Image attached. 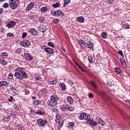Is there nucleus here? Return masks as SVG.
<instances>
[{
    "mask_svg": "<svg viewBox=\"0 0 130 130\" xmlns=\"http://www.w3.org/2000/svg\"><path fill=\"white\" fill-rule=\"evenodd\" d=\"M37 122L40 126H45L47 124V120H44L43 118H40L38 119Z\"/></svg>",
    "mask_w": 130,
    "mask_h": 130,
    "instance_id": "nucleus-6",
    "label": "nucleus"
},
{
    "mask_svg": "<svg viewBox=\"0 0 130 130\" xmlns=\"http://www.w3.org/2000/svg\"><path fill=\"white\" fill-rule=\"evenodd\" d=\"M37 113L39 115H45V111L43 109H41L40 110H37Z\"/></svg>",
    "mask_w": 130,
    "mask_h": 130,
    "instance_id": "nucleus-16",
    "label": "nucleus"
},
{
    "mask_svg": "<svg viewBox=\"0 0 130 130\" xmlns=\"http://www.w3.org/2000/svg\"><path fill=\"white\" fill-rule=\"evenodd\" d=\"M49 84L50 85H55V84H56V80H53V81H49Z\"/></svg>",
    "mask_w": 130,
    "mask_h": 130,
    "instance_id": "nucleus-39",
    "label": "nucleus"
},
{
    "mask_svg": "<svg viewBox=\"0 0 130 130\" xmlns=\"http://www.w3.org/2000/svg\"><path fill=\"white\" fill-rule=\"evenodd\" d=\"M107 99H108V100H111V98L108 96H107Z\"/></svg>",
    "mask_w": 130,
    "mask_h": 130,
    "instance_id": "nucleus-63",
    "label": "nucleus"
},
{
    "mask_svg": "<svg viewBox=\"0 0 130 130\" xmlns=\"http://www.w3.org/2000/svg\"><path fill=\"white\" fill-rule=\"evenodd\" d=\"M39 21L40 23H44L45 22V18L43 17H40L39 18Z\"/></svg>",
    "mask_w": 130,
    "mask_h": 130,
    "instance_id": "nucleus-29",
    "label": "nucleus"
},
{
    "mask_svg": "<svg viewBox=\"0 0 130 130\" xmlns=\"http://www.w3.org/2000/svg\"><path fill=\"white\" fill-rule=\"evenodd\" d=\"M1 63H2V64H3L4 66H6L7 64V61L4 60V59H3L2 60H1L0 61Z\"/></svg>",
    "mask_w": 130,
    "mask_h": 130,
    "instance_id": "nucleus-43",
    "label": "nucleus"
},
{
    "mask_svg": "<svg viewBox=\"0 0 130 130\" xmlns=\"http://www.w3.org/2000/svg\"><path fill=\"white\" fill-rule=\"evenodd\" d=\"M122 67L123 68V69H126L127 68V66L126 65V63L125 62H123V63H121Z\"/></svg>",
    "mask_w": 130,
    "mask_h": 130,
    "instance_id": "nucleus-36",
    "label": "nucleus"
},
{
    "mask_svg": "<svg viewBox=\"0 0 130 130\" xmlns=\"http://www.w3.org/2000/svg\"><path fill=\"white\" fill-rule=\"evenodd\" d=\"M15 73H14V76L16 77L17 79L19 80H23L24 79H27L28 78V75L23 71L21 68H18L15 70Z\"/></svg>",
    "mask_w": 130,
    "mask_h": 130,
    "instance_id": "nucleus-1",
    "label": "nucleus"
},
{
    "mask_svg": "<svg viewBox=\"0 0 130 130\" xmlns=\"http://www.w3.org/2000/svg\"><path fill=\"white\" fill-rule=\"evenodd\" d=\"M67 102H68V103H69V104H73V103H74V99H73V98H72V96H67Z\"/></svg>",
    "mask_w": 130,
    "mask_h": 130,
    "instance_id": "nucleus-18",
    "label": "nucleus"
},
{
    "mask_svg": "<svg viewBox=\"0 0 130 130\" xmlns=\"http://www.w3.org/2000/svg\"><path fill=\"white\" fill-rule=\"evenodd\" d=\"M2 56H6V57H8L9 56V54L7 52H3L2 53Z\"/></svg>",
    "mask_w": 130,
    "mask_h": 130,
    "instance_id": "nucleus-45",
    "label": "nucleus"
},
{
    "mask_svg": "<svg viewBox=\"0 0 130 130\" xmlns=\"http://www.w3.org/2000/svg\"><path fill=\"white\" fill-rule=\"evenodd\" d=\"M120 61L121 63H122L123 62H125V60H124V59L123 58H120Z\"/></svg>",
    "mask_w": 130,
    "mask_h": 130,
    "instance_id": "nucleus-54",
    "label": "nucleus"
},
{
    "mask_svg": "<svg viewBox=\"0 0 130 130\" xmlns=\"http://www.w3.org/2000/svg\"><path fill=\"white\" fill-rule=\"evenodd\" d=\"M16 22H14L13 20L10 21V22L7 24L8 28H14Z\"/></svg>",
    "mask_w": 130,
    "mask_h": 130,
    "instance_id": "nucleus-12",
    "label": "nucleus"
},
{
    "mask_svg": "<svg viewBox=\"0 0 130 130\" xmlns=\"http://www.w3.org/2000/svg\"><path fill=\"white\" fill-rule=\"evenodd\" d=\"M52 7H53V8H58L59 7V4L56 3L55 4H52Z\"/></svg>",
    "mask_w": 130,
    "mask_h": 130,
    "instance_id": "nucleus-42",
    "label": "nucleus"
},
{
    "mask_svg": "<svg viewBox=\"0 0 130 130\" xmlns=\"http://www.w3.org/2000/svg\"><path fill=\"white\" fill-rule=\"evenodd\" d=\"M95 121L96 122L97 125L98 124H101L103 126L105 124V122H104V121H103V120L100 117L96 118L95 119Z\"/></svg>",
    "mask_w": 130,
    "mask_h": 130,
    "instance_id": "nucleus-10",
    "label": "nucleus"
},
{
    "mask_svg": "<svg viewBox=\"0 0 130 130\" xmlns=\"http://www.w3.org/2000/svg\"><path fill=\"white\" fill-rule=\"evenodd\" d=\"M40 32H42V33H44L47 30V28L45 25H43L42 26H40L39 28Z\"/></svg>",
    "mask_w": 130,
    "mask_h": 130,
    "instance_id": "nucleus-20",
    "label": "nucleus"
},
{
    "mask_svg": "<svg viewBox=\"0 0 130 130\" xmlns=\"http://www.w3.org/2000/svg\"><path fill=\"white\" fill-rule=\"evenodd\" d=\"M123 27L124 29H129L130 28L129 24L128 23L124 24Z\"/></svg>",
    "mask_w": 130,
    "mask_h": 130,
    "instance_id": "nucleus-30",
    "label": "nucleus"
},
{
    "mask_svg": "<svg viewBox=\"0 0 130 130\" xmlns=\"http://www.w3.org/2000/svg\"><path fill=\"white\" fill-rule=\"evenodd\" d=\"M46 11H47V7H42L41 9V13H44V12H46Z\"/></svg>",
    "mask_w": 130,
    "mask_h": 130,
    "instance_id": "nucleus-33",
    "label": "nucleus"
},
{
    "mask_svg": "<svg viewBox=\"0 0 130 130\" xmlns=\"http://www.w3.org/2000/svg\"><path fill=\"white\" fill-rule=\"evenodd\" d=\"M118 54H120V55H121V54H122V51L121 50H119V51H118Z\"/></svg>",
    "mask_w": 130,
    "mask_h": 130,
    "instance_id": "nucleus-61",
    "label": "nucleus"
},
{
    "mask_svg": "<svg viewBox=\"0 0 130 130\" xmlns=\"http://www.w3.org/2000/svg\"><path fill=\"white\" fill-rule=\"evenodd\" d=\"M13 107H14V108H15V109H17L18 108V105H17L15 104H14L13 105Z\"/></svg>",
    "mask_w": 130,
    "mask_h": 130,
    "instance_id": "nucleus-59",
    "label": "nucleus"
},
{
    "mask_svg": "<svg viewBox=\"0 0 130 130\" xmlns=\"http://www.w3.org/2000/svg\"><path fill=\"white\" fill-rule=\"evenodd\" d=\"M74 108L70 107V106H68V111H74Z\"/></svg>",
    "mask_w": 130,
    "mask_h": 130,
    "instance_id": "nucleus-50",
    "label": "nucleus"
},
{
    "mask_svg": "<svg viewBox=\"0 0 130 130\" xmlns=\"http://www.w3.org/2000/svg\"><path fill=\"white\" fill-rule=\"evenodd\" d=\"M74 125H75V123L73 122H70L68 123V127L69 128H73V127H74Z\"/></svg>",
    "mask_w": 130,
    "mask_h": 130,
    "instance_id": "nucleus-25",
    "label": "nucleus"
},
{
    "mask_svg": "<svg viewBox=\"0 0 130 130\" xmlns=\"http://www.w3.org/2000/svg\"><path fill=\"white\" fill-rule=\"evenodd\" d=\"M48 45L49 46H50V47H52V48L54 47V43H53V42H49V43H48Z\"/></svg>",
    "mask_w": 130,
    "mask_h": 130,
    "instance_id": "nucleus-38",
    "label": "nucleus"
},
{
    "mask_svg": "<svg viewBox=\"0 0 130 130\" xmlns=\"http://www.w3.org/2000/svg\"><path fill=\"white\" fill-rule=\"evenodd\" d=\"M21 52H22V49L19 48L16 49V53H21Z\"/></svg>",
    "mask_w": 130,
    "mask_h": 130,
    "instance_id": "nucleus-44",
    "label": "nucleus"
},
{
    "mask_svg": "<svg viewBox=\"0 0 130 130\" xmlns=\"http://www.w3.org/2000/svg\"><path fill=\"white\" fill-rule=\"evenodd\" d=\"M44 50L46 52H47V53H48V54H51L52 53H53V52L54 51L53 49L50 47L45 48Z\"/></svg>",
    "mask_w": 130,
    "mask_h": 130,
    "instance_id": "nucleus-14",
    "label": "nucleus"
},
{
    "mask_svg": "<svg viewBox=\"0 0 130 130\" xmlns=\"http://www.w3.org/2000/svg\"><path fill=\"white\" fill-rule=\"evenodd\" d=\"M86 117H90V116H87L86 113H82L79 116V119L80 120H83V119H85Z\"/></svg>",
    "mask_w": 130,
    "mask_h": 130,
    "instance_id": "nucleus-11",
    "label": "nucleus"
},
{
    "mask_svg": "<svg viewBox=\"0 0 130 130\" xmlns=\"http://www.w3.org/2000/svg\"><path fill=\"white\" fill-rule=\"evenodd\" d=\"M13 99H14V98H13V96H10V98L8 99L9 102H12V101H13Z\"/></svg>",
    "mask_w": 130,
    "mask_h": 130,
    "instance_id": "nucleus-55",
    "label": "nucleus"
},
{
    "mask_svg": "<svg viewBox=\"0 0 130 130\" xmlns=\"http://www.w3.org/2000/svg\"><path fill=\"white\" fill-rule=\"evenodd\" d=\"M51 14L55 17H59V16H60V17H63V16H64V14L62 13V11L59 10L56 11L51 10Z\"/></svg>",
    "mask_w": 130,
    "mask_h": 130,
    "instance_id": "nucleus-4",
    "label": "nucleus"
},
{
    "mask_svg": "<svg viewBox=\"0 0 130 130\" xmlns=\"http://www.w3.org/2000/svg\"><path fill=\"white\" fill-rule=\"evenodd\" d=\"M88 60L90 63H94V61H95V57L91 56H89Z\"/></svg>",
    "mask_w": 130,
    "mask_h": 130,
    "instance_id": "nucleus-22",
    "label": "nucleus"
},
{
    "mask_svg": "<svg viewBox=\"0 0 130 130\" xmlns=\"http://www.w3.org/2000/svg\"><path fill=\"white\" fill-rule=\"evenodd\" d=\"M58 99H59V96H57L56 94L52 95L47 102L48 105L51 107H54V106L57 105V100Z\"/></svg>",
    "mask_w": 130,
    "mask_h": 130,
    "instance_id": "nucleus-2",
    "label": "nucleus"
},
{
    "mask_svg": "<svg viewBox=\"0 0 130 130\" xmlns=\"http://www.w3.org/2000/svg\"><path fill=\"white\" fill-rule=\"evenodd\" d=\"M88 97L89 98L92 99L94 97V95H93V93L90 92L88 93Z\"/></svg>",
    "mask_w": 130,
    "mask_h": 130,
    "instance_id": "nucleus-48",
    "label": "nucleus"
},
{
    "mask_svg": "<svg viewBox=\"0 0 130 130\" xmlns=\"http://www.w3.org/2000/svg\"><path fill=\"white\" fill-rule=\"evenodd\" d=\"M102 37L104 39L107 38V32H103L102 34Z\"/></svg>",
    "mask_w": 130,
    "mask_h": 130,
    "instance_id": "nucleus-31",
    "label": "nucleus"
},
{
    "mask_svg": "<svg viewBox=\"0 0 130 130\" xmlns=\"http://www.w3.org/2000/svg\"><path fill=\"white\" fill-rule=\"evenodd\" d=\"M61 49L63 51H64V52H67V50L63 47H61Z\"/></svg>",
    "mask_w": 130,
    "mask_h": 130,
    "instance_id": "nucleus-60",
    "label": "nucleus"
},
{
    "mask_svg": "<svg viewBox=\"0 0 130 130\" xmlns=\"http://www.w3.org/2000/svg\"><path fill=\"white\" fill-rule=\"evenodd\" d=\"M10 88L11 90H14L15 91L17 90V89H16V85H15V84H11L10 85Z\"/></svg>",
    "mask_w": 130,
    "mask_h": 130,
    "instance_id": "nucleus-28",
    "label": "nucleus"
},
{
    "mask_svg": "<svg viewBox=\"0 0 130 130\" xmlns=\"http://www.w3.org/2000/svg\"><path fill=\"white\" fill-rule=\"evenodd\" d=\"M114 2V0H108V4H109L110 5L112 4Z\"/></svg>",
    "mask_w": 130,
    "mask_h": 130,
    "instance_id": "nucleus-57",
    "label": "nucleus"
},
{
    "mask_svg": "<svg viewBox=\"0 0 130 130\" xmlns=\"http://www.w3.org/2000/svg\"><path fill=\"white\" fill-rule=\"evenodd\" d=\"M85 45H86L87 47L89 49L93 48L94 47V45L91 42H85Z\"/></svg>",
    "mask_w": 130,
    "mask_h": 130,
    "instance_id": "nucleus-17",
    "label": "nucleus"
},
{
    "mask_svg": "<svg viewBox=\"0 0 130 130\" xmlns=\"http://www.w3.org/2000/svg\"><path fill=\"white\" fill-rule=\"evenodd\" d=\"M61 111H69V105L62 107L60 108Z\"/></svg>",
    "mask_w": 130,
    "mask_h": 130,
    "instance_id": "nucleus-23",
    "label": "nucleus"
},
{
    "mask_svg": "<svg viewBox=\"0 0 130 130\" xmlns=\"http://www.w3.org/2000/svg\"><path fill=\"white\" fill-rule=\"evenodd\" d=\"M3 86H4L3 81H0V88H1V87Z\"/></svg>",
    "mask_w": 130,
    "mask_h": 130,
    "instance_id": "nucleus-62",
    "label": "nucleus"
},
{
    "mask_svg": "<svg viewBox=\"0 0 130 130\" xmlns=\"http://www.w3.org/2000/svg\"><path fill=\"white\" fill-rule=\"evenodd\" d=\"M20 0H15L14 2L9 3V7L12 10H16V8H18L19 5H20Z\"/></svg>",
    "mask_w": 130,
    "mask_h": 130,
    "instance_id": "nucleus-3",
    "label": "nucleus"
},
{
    "mask_svg": "<svg viewBox=\"0 0 130 130\" xmlns=\"http://www.w3.org/2000/svg\"><path fill=\"white\" fill-rule=\"evenodd\" d=\"M35 80L36 82H37V83H38V82H40L42 81V78H41V77H40L39 76H37L35 77Z\"/></svg>",
    "mask_w": 130,
    "mask_h": 130,
    "instance_id": "nucleus-27",
    "label": "nucleus"
},
{
    "mask_svg": "<svg viewBox=\"0 0 130 130\" xmlns=\"http://www.w3.org/2000/svg\"><path fill=\"white\" fill-rule=\"evenodd\" d=\"M7 36H9V37H14V34L12 33H8L7 34Z\"/></svg>",
    "mask_w": 130,
    "mask_h": 130,
    "instance_id": "nucleus-51",
    "label": "nucleus"
},
{
    "mask_svg": "<svg viewBox=\"0 0 130 130\" xmlns=\"http://www.w3.org/2000/svg\"><path fill=\"white\" fill-rule=\"evenodd\" d=\"M76 21H77V22H79L80 23H84L85 19L84 18V17L80 16L76 18Z\"/></svg>",
    "mask_w": 130,
    "mask_h": 130,
    "instance_id": "nucleus-21",
    "label": "nucleus"
},
{
    "mask_svg": "<svg viewBox=\"0 0 130 130\" xmlns=\"http://www.w3.org/2000/svg\"><path fill=\"white\" fill-rule=\"evenodd\" d=\"M59 86L62 91H64V90H66V84L64 83H60L59 84Z\"/></svg>",
    "mask_w": 130,
    "mask_h": 130,
    "instance_id": "nucleus-24",
    "label": "nucleus"
},
{
    "mask_svg": "<svg viewBox=\"0 0 130 130\" xmlns=\"http://www.w3.org/2000/svg\"><path fill=\"white\" fill-rule=\"evenodd\" d=\"M86 120L87 121V123H89L91 125H94L95 126H97V122H96V120L94 121V120H92L90 117H86Z\"/></svg>",
    "mask_w": 130,
    "mask_h": 130,
    "instance_id": "nucleus-7",
    "label": "nucleus"
},
{
    "mask_svg": "<svg viewBox=\"0 0 130 130\" xmlns=\"http://www.w3.org/2000/svg\"><path fill=\"white\" fill-rule=\"evenodd\" d=\"M34 6V3H33V2L31 3L26 8V11L27 12H28V11H30V10H31L32 9V8H33Z\"/></svg>",
    "mask_w": 130,
    "mask_h": 130,
    "instance_id": "nucleus-19",
    "label": "nucleus"
},
{
    "mask_svg": "<svg viewBox=\"0 0 130 130\" xmlns=\"http://www.w3.org/2000/svg\"><path fill=\"white\" fill-rule=\"evenodd\" d=\"M59 21L60 20L59 19L55 18L53 20V22L54 23V24H57V23H58Z\"/></svg>",
    "mask_w": 130,
    "mask_h": 130,
    "instance_id": "nucleus-35",
    "label": "nucleus"
},
{
    "mask_svg": "<svg viewBox=\"0 0 130 130\" xmlns=\"http://www.w3.org/2000/svg\"><path fill=\"white\" fill-rule=\"evenodd\" d=\"M90 85L92 86V87H93V88L94 89H97V85H96V84L95 83V82H93V81H90Z\"/></svg>",
    "mask_w": 130,
    "mask_h": 130,
    "instance_id": "nucleus-26",
    "label": "nucleus"
},
{
    "mask_svg": "<svg viewBox=\"0 0 130 130\" xmlns=\"http://www.w3.org/2000/svg\"><path fill=\"white\" fill-rule=\"evenodd\" d=\"M28 32H30V34L32 36H36L37 35V30L35 28H31L28 30Z\"/></svg>",
    "mask_w": 130,
    "mask_h": 130,
    "instance_id": "nucleus-15",
    "label": "nucleus"
},
{
    "mask_svg": "<svg viewBox=\"0 0 130 130\" xmlns=\"http://www.w3.org/2000/svg\"><path fill=\"white\" fill-rule=\"evenodd\" d=\"M55 121L56 122H57L59 125L62 126L63 124V120L61 118V115L57 114L56 115Z\"/></svg>",
    "mask_w": 130,
    "mask_h": 130,
    "instance_id": "nucleus-5",
    "label": "nucleus"
},
{
    "mask_svg": "<svg viewBox=\"0 0 130 130\" xmlns=\"http://www.w3.org/2000/svg\"><path fill=\"white\" fill-rule=\"evenodd\" d=\"M3 11H4V8H1L0 9V15H2V14H3Z\"/></svg>",
    "mask_w": 130,
    "mask_h": 130,
    "instance_id": "nucleus-58",
    "label": "nucleus"
},
{
    "mask_svg": "<svg viewBox=\"0 0 130 130\" xmlns=\"http://www.w3.org/2000/svg\"><path fill=\"white\" fill-rule=\"evenodd\" d=\"M9 6H10L9 3H5L3 5V8H4V9H7V8H9Z\"/></svg>",
    "mask_w": 130,
    "mask_h": 130,
    "instance_id": "nucleus-41",
    "label": "nucleus"
},
{
    "mask_svg": "<svg viewBox=\"0 0 130 130\" xmlns=\"http://www.w3.org/2000/svg\"><path fill=\"white\" fill-rule=\"evenodd\" d=\"M27 36L26 32H23L22 35V38H25Z\"/></svg>",
    "mask_w": 130,
    "mask_h": 130,
    "instance_id": "nucleus-52",
    "label": "nucleus"
},
{
    "mask_svg": "<svg viewBox=\"0 0 130 130\" xmlns=\"http://www.w3.org/2000/svg\"><path fill=\"white\" fill-rule=\"evenodd\" d=\"M18 130H26V129L25 128H24V127H23V126H19L18 128Z\"/></svg>",
    "mask_w": 130,
    "mask_h": 130,
    "instance_id": "nucleus-56",
    "label": "nucleus"
},
{
    "mask_svg": "<svg viewBox=\"0 0 130 130\" xmlns=\"http://www.w3.org/2000/svg\"><path fill=\"white\" fill-rule=\"evenodd\" d=\"M127 103H128L130 105V100H127Z\"/></svg>",
    "mask_w": 130,
    "mask_h": 130,
    "instance_id": "nucleus-64",
    "label": "nucleus"
},
{
    "mask_svg": "<svg viewBox=\"0 0 130 130\" xmlns=\"http://www.w3.org/2000/svg\"><path fill=\"white\" fill-rule=\"evenodd\" d=\"M64 3L63 7H66V5H69V3H71V0H64Z\"/></svg>",
    "mask_w": 130,
    "mask_h": 130,
    "instance_id": "nucleus-34",
    "label": "nucleus"
},
{
    "mask_svg": "<svg viewBox=\"0 0 130 130\" xmlns=\"http://www.w3.org/2000/svg\"><path fill=\"white\" fill-rule=\"evenodd\" d=\"M20 44L21 46H23V47H29L31 45V43L29 41L25 40L21 41Z\"/></svg>",
    "mask_w": 130,
    "mask_h": 130,
    "instance_id": "nucleus-8",
    "label": "nucleus"
},
{
    "mask_svg": "<svg viewBox=\"0 0 130 130\" xmlns=\"http://www.w3.org/2000/svg\"><path fill=\"white\" fill-rule=\"evenodd\" d=\"M24 58L26 60H28V61H31L33 59V56L30 55L29 53H24Z\"/></svg>",
    "mask_w": 130,
    "mask_h": 130,
    "instance_id": "nucleus-9",
    "label": "nucleus"
},
{
    "mask_svg": "<svg viewBox=\"0 0 130 130\" xmlns=\"http://www.w3.org/2000/svg\"><path fill=\"white\" fill-rule=\"evenodd\" d=\"M75 64H76V66L77 67H78L81 69V71H82V72H85V70H84V69H83V68H82L81 66H80V64H79V63H78V62H75Z\"/></svg>",
    "mask_w": 130,
    "mask_h": 130,
    "instance_id": "nucleus-37",
    "label": "nucleus"
},
{
    "mask_svg": "<svg viewBox=\"0 0 130 130\" xmlns=\"http://www.w3.org/2000/svg\"><path fill=\"white\" fill-rule=\"evenodd\" d=\"M78 43L81 47L83 48H87V45H86V42H84L82 40H79Z\"/></svg>",
    "mask_w": 130,
    "mask_h": 130,
    "instance_id": "nucleus-13",
    "label": "nucleus"
},
{
    "mask_svg": "<svg viewBox=\"0 0 130 130\" xmlns=\"http://www.w3.org/2000/svg\"><path fill=\"white\" fill-rule=\"evenodd\" d=\"M39 104V101L35 100L34 101V105H38Z\"/></svg>",
    "mask_w": 130,
    "mask_h": 130,
    "instance_id": "nucleus-46",
    "label": "nucleus"
},
{
    "mask_svg": "<svg viewBox=\"0 0 130 130\" xmlns=\"http://www.w3.org/2000/svg\"><path fill=\"white\" fill-rule=\"evenodd\" d=\"M31 114H33V115H35L37 114V111L36 112L34 110H31Z\"/></svg>",
    "mask_w": 130,
    "mask_h": 130,
    "instance_id": "nucleus-47",
    "label": "nucleus"
},
{
    "mask_svg": "<svg viewBox=\"0 0 130 130\" xmlns=\"http://www.w3.org/2000/svg\"><path fill=\"white\" fill-rule=\"evenodd\" d=\"M8 79H10L11 80H12V79H13V74L12 73H10L8 75Z\"/></svg>",
    "mask_w": 130,
    "mask_h": 130,
    "instance_id": "nucleus-49",
    "label": "nucleus"
},
{
    "mask_svg": "<svg viewBox=\"0 0 130 130\" xmlns=\"http://www.w3.org/2000/svg\"><path fill=\"white\" fill-rule=\"evenodd\" d=\"M115 72H116L117 74H120V73H121V70L119 68H115Z\"/></svg>",
    "mask_w": 130,
    "mask_h": 130,
    "instance_id": "nucleus-32",
    "label": "nucleus"
},
{
    "mask_svg": "<svg viewBox=\"0 0 130 130\" xmlns=\"http://www.w3.org/2000/svg\"><path fill=\"white\" fill-rule=\"evenodd\" d=\"M3 86H8L9 85V83H8L7 81H3Z\"/></svg>",
    "mask_w": 130,
    "mask_h": 130,
    "instance_id": "nucleus-53",
    "label": "nucleus"
},
{
    "mask_svg": "<svg viewBox=\"0 0 130 130\" xmlns=\"http://www.w3.org/2000/svg\"><path fill=\"white\" fill-rule=\"evenodd\" d=\"M10 120H11V118L9 116H6L4 118L5 121H10Z\"/></svg>",
    "mask_w": 130,
    "mask_h": 130,
    "instance_id": "nucleus-40",
    "label": "nucleus"
}]
</instances>
